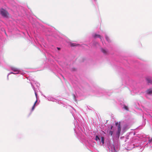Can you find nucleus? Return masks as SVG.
<instances>
[{"label": "nucleus", "mask_w": 152, "mask_h": 152, "mask_svg": "<svg viewBox=\"0 0 152 152\" xmlns=\"http://www.w3.org/2000/svg\"><path fill=\"white\" fill-rule=\"evenodd\" d=\"M75 128L74 129V131L77 134V138L80 140L82 142H84V140H82V139H83V136L81 135L80 136V135L81 133V131H82V130L81 128L79 127V126H78L79 128H78L77 126H76L75 125Z\"/></svg>", "instance_id": "1"}, {"label": "nucleus", "mask_w": 152, "mask_h": 152, "mask_svg": "<svg viewBox=\"0 0 152 152\" xmlns=\"http://www.w3.org/2000/svg\"><path fill=\"white\" fill-rule=\"evenodd\" d=\"M95 140L97 142V144L101 146H104V139L103 137H101L96 135Z\"/></svg>", "instance_id": "2"}, {"label": "nucleus", "mask_w": 152, "mask_h": 152, "mask_svg": "<svg viewBox=\"0 0 152 152\" xmlns=\"http://www.w3.org/2000/svg\"><path fill=\"white\" fill-rule=\"evenodd\" d=\"M109 152H117L118 147L117 146L109 142L107 145Z\"/></svg>", "instance_id": "3"}, {"label": "nucleus", "mask_w": 152, "mask_h": 152, "mask_svg": "<svg viewBox=\"0 0 152 152\" xmlns=\"http://www.w3.org/2000/svg\"><path fill=\"white\" fill-rule=\"evenodd\" d=\"M140 138L142 139L143 141H146L148 139V138L146 137L145 135H142L140 136ZM148 142L147 144V147L149 145L150 147H152V138H150V137H148Z\"/></svg>", "instance_id": "4"}, {"label": "nucleus", "mask_w": 152, "mask_h": 152, "mask_svg": "<svg viewBox=\"0 0 152 152\" xmlns=\"http://www.w3.org/2000/svg\"><path fill=\"white\" fill-rule=\"evenodd\" d=\"M126 146L125 148L127 150H131L133 148H134L135 145L133 142H129L127 143H126L125 144Z\"/></svg>", "instance_id": "5"}, {"label": "nucleus", "mask_w": 152, "mask_h": 152, "mask_svg": "<svg viewBox=\"0 0 152 152\" xmlns=\"http://www.w3.org/2000/svg\"><path fill=\"white\" fill-rule=\"evenodd\" d=\"M31 85L32 87V88H33V89L34 91L35 94V96H36V98H37V100H36V101H35V103H34V104L33 106L32 107V109H31L33 111L34 110V109L35 108V104L37 102V90L35 89L33 85L31 82Z\"/></svg>", "instance_id": "6"}, {"label": "nucleus", "mask_w": 152, "mask_h": 152, "mask_svg": "<svg viewBox=\"0 0 152 152\" xmlns=\"http://www.w3.org/2000/svg\"><path fill=\"white\" fill-rule=\"evenodd\" d=\"M0 14L4 18H7L8 17V12L3 9H1L0 10Z\"/></svg>", "instance_id": "7"}, {"label": "nucleus", "mask_w": 152, "mask_h": 152, "mask_svg": "<svg viewBox=\"0 0 152 152\" xmlns=\"http://www.w3.org/2000/svg\"><path fill=\"white\" fill-rule=\"evenodd\" d=\"M116 126L118 127V129L116 132V134L118 136L120 135V133L121 131L120 125L119 123L117 122L115 123Z\"/></svg>", "instance_id": "8"}, {"label": "nucleus", "mask_w": 152, "mask_h": 152, "mask_svg": "<svg viewBox=\"0 0 152 152\" xmlns=\"http://www.w3.org/2000/svg\"><path fill=\"white\" fill-rule=\"evenodd\" d=\"M137 152H141L143 150V148L140 145H135L134 147Z\"/></svg>", "instance_id": "9"}, {"label": "nucleus", "mask_w": 152, "mask_h": 152, "mask_svg": "<svg viewBox=\"0 0 152 152\" xmlns=\"http://www.w3.org/2000/svg\"><path fill=\"white\" fill-rule=\"evenodd\" d=\"M42 95L44 96L46 99H48V100L50 101H52L53 102H55L56 100V99L55 98H53L51 96H48L47 97L45 95L42 94Z\"/></svg>", "instance_id": "10"}, {"label": "nucleus", "mask_w": 152, "mask_h": 152, "mask_svg": "<svg viewBox=\"0 0 152 152\" xmlns=\"http://www.w3.org/2000/svg\"><path fill=\"white\" fill-rule=\"evenodd\" d=\"M20 74L22 75H24V72H22V73H21V71H18V72H11L10 73H9L8 74V75H7V79L8 80L9 78H8V76L9 75H10V74Z\"/></svg>", "instance_id": "11"}, {"label": "nucleus", "mask_w": 152, "mask_h": 152, "mask_svg": "<svg viewBox=\"0 0 152 152\" xmlns=\"http://www.w3.org/2000/svg\"><path fill=\"white\" fill-rule=\"evenodd\" d=\"M146 80L148 83L152 84V77H146Z\"/></svg>", "instance_id": "12"}, {"label": "nucleus", "mask_w": 152, "mask_h": 152, "mask_svg": "<svg viewBox=\"0 0 152 152\" xmlns=\"http://www.w3.org/2000/svg\"><path fill=\"white\" fill-rule=\"evenodd\" d=\"M10 69L13 72H17L18 71H20V70L19 69L14 67H11L10 68Z\"/></svg>", "instance_id": "13"}, {"label": "nucleus", "mask_w": 152, "mask_h": 152, "mask_svg": "<svg viewBox=\"0 0 152 152\" xmlns=\"http://www.w3.org/2000/svg\"><path fill=\"white\" fill-rule=\"evenodd\" d=\"M92 35H93V37L94 38H99L101 39V41L102 40V38H101V36H100V35L97 34H93Z\"/></svg>", "instance_id": "14"}, {"label": "nucleus", "mask_w": 152, "mask_h": 152, "mask_svg": "<svg viewBox=\"0 0 152 152\" xmlns=\"http://www.w3.org/2000/svg\"><path fill=\"white\" fill-rule=\"evenodd\" d=\"M102 51L105 54H107L108 53V51L106 49L102 48L101 49Z\"/></svg>", "instance_id": "15"}, {"label": "nucleus", "mask_w": 152, "mask_h": 152, "mask_svg": "<svg viewBox=\"0 0 152 152\" xmlns=\"http://www.w3.org/2000/svg\"><path fill=\"white\" fill-rule=\"evenodd\" d=\"M147 94L148 95H151L152 94V89H149L146 91Z\"/></svg>", "instance_id": "16"}, {"label": "nucleus", "mask_w": 152, "mask_h": 152, "mask_svg": "<svg viewBox=\"0 0 152 152\" xmlns=\"http://www.w3.org/2000/svg\"><path fill=\"white\" fill-rule=\"evenodd\" d=\"M71 46L72 47H74V46H78L80 45L77 44H76L75 43H72L71 45Z\"/></svg>", "instance_id": "17"}, {"label": "nucleus", "mask_w": 152, "mask_h": 152, "mask_svg": "<svg viewBox=\"0 0 152 152\" xmlns=\"http://www.w3.org/2000/svg\"><path fill=\"white\" fill-rule=\"evenodd\" d=\"M105 37L106 40L108 42H110V41L108 37L106 35H105Z\"/></svg>", "instance_id": "18"}, {"label": "nucleus", "mask_w": 152, "mask_h": 152, "mask_svg": "<svg viewBox=\"0 0 152 152\" xmlns=\"http://www.w3.org/2000/svg\"><path fill=\"white\" fill-rule=\"evenodd\" d=\"M123 108L125 110L128 111L129 110V108L128 107L125 105H124L123 107Z\"/></svg>", "instance_id": "19"}, {"label": "nucleus", "mask_w": 152, "mask_h": 152, "mask_svg": "<svg viewBox=\"0 0 152 152\" xmlns=\"http://www.w3.org/2000/svg\"><path fill=\"white\" fill-rule=\"evenodd\" d=\"M108 133L109 135L112 136L113 134V132L112 131L110 130L109 131Z\"/></svg>", "instance_id": "20"}, {"label": "nucleus", "mask_w": 152, "mask_h": 152, "mask_svg": "<svg viewBox=\"0 0 152 152\" xmlns=\"http://www.w3.org/2000/svg\"><path fill=\"white\" fill-rule=\"evenodd\" d=\"M127 127L126 125H125L123 128L124 130L125 129H126V127Z\"/></svg>", "instance_id": "21"}, {"label": "nucleus", "mask_w": 152, "mask_h": 152, "mask_svg": "<svg viewBox=\"0 0 152 152\" xmlns=\"http://www.w3.org/2000/svg\"><path fill=\"white\" fill-rule=\"evenodd\" d=\"M73 96L74 100L75 101H76V98H75V95L74 94H73Z\"/></svg>", "instance_id": "22"}, {"label": "nucleus", "mask_w": 152, "mask_h": 152, "mask_svg": "<svg viewBox=\"0 0 152 152\" xmlns=\"http://www.w3.org/2000/svg\"><path fill=\"white\" fill-rule=\"evenodd\" d=\"M36 85L37 87H38L39 86V83H37Z\"/></svg>", "instance_id": "23"}, {"label": "nucleus", "mask_w": 152, "mask_h": 152, "mask_svg": "<svg viewBox=\"0 0 152 152\" xmlns=\"http://www.w3.org/2000/svg\"><path fill=\"white\" fill-rule=\"evenodd\" d=\"M57 48V49L58 50H60V48Z\"/></svg>", "instance_id": "24"}, {"label": "nucleus", "mask_w": 152, "mask_h": 152, "mask_svg": "<svg viewBox=\"0 0 152 152\" xmlns=\"http://www.w3.org/2000/svg\"><path fill=\"white\" fill-rule=\"evenodd\" d=\"M96 44H98V43L97 42H96L95 43V44H94V45H95L96 46Z\"/></svg>", "instance_id": "25"}, {"label": "nucleus", "mask_w": 152, "mask_h": 152, "mask_svg": "<svg viewBox=\"0 0 152 152\" xmlns=\"http://www.w3.org/2000/svg\"><path fill=\"white\" fill-rule=\"evenodd\" d=\"M96 0H94V1H96Z\"/></svg>", "instance_id": "26"}, {"label": "nucleus", "mask_w": 152, "mask_h": 152, "mask_svg": "<svg viewBox=\"0 0 152 152\" xmlns=\"http://www.w3.org/2000/svg\"><path fill=\"white\" fill-rule=\"evenodd\" d=\"M93 143H94V144H95V142H94Z\"/></svg>", "instance_id": "27"}]
</instances>
